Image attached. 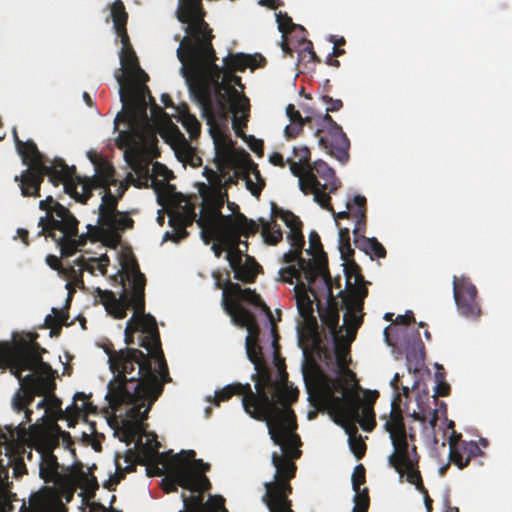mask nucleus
Listing matches in <instances>:
<instances>
[{
  "mask_svg": "<svg viewBox=\"0 0 512 512\" xmlns=\"http://www.w3.org/2000/svg\"><path fill=\"white\" fill-rule=\"evenodd\" d=\"M121 284L119 297L113 291L97 289L99 301L115 319H124L128 309L134 310L126 323L124 341L128 346L134 344V335L139 332V346L147 353L130 347L108 352L114 377L108 383L105 398L114 410L124 404L132 405L127 411L130 419L127 430L133 436L137 431L144 432L143 422L171 378L156 319L145 313L146 278L136 260L133 259L125 275H121Z\"/></svg>",
  "mask_w": 512,
  "mask_h": 512,
  "instance_id": "1",
  "label": "nucleus"
},
{
  "mask_svg": "<svg viewBox=\"0 0 512 512\" xmlns=\"http://www.w3.org/2000/svg\"><path fill=\"white\" fill-rule=\"evenodd\" d=\"M176 17L179 22L186 24L184 30L187 34L177 49V57L182 64L181 73L190 95L208 123L214 121L215 117L227 119L228 103L234 115L248 110V99L232 85L220 81L224 70L216 64L213 34L204 20L202 0H179Z\"/></svg>",
  "mask_w": 512,
  "mask_h": 512,
  "instance_id": "2",
  "label": "nucleus"
},
{
  "mask_svg": "<svg viewBox=\"0 0 512 512\" xmlns=\"http://www.w3.org/2000/svg\"><path fill=\"white\" fill-rule=\"evenodd\" d=\"M113 27L122 43L120 62L125 74L117 76L122 110L115 117V130L119 131L116 145L125 149L126 162L139 175H149L152 159L160 156L157 130L146 115L145 92L148 74L140 67L127 33L128 13L121 0L111 5Z\"/></svg>",
  "mask_w": 512,
  "mask_h": 512,
  "instance_id": "3",
  "label": "nucleus"
},
{
  "mask_svg": "<svg viewBox=\"0 0 512 512\" xmlns=\"http://www.w3.org/2000/svg\"><path fill=\"white\" fill-rule=\"evenodd\" d=\"M256 392L252 391L249 383L245 384L242 398L244 411L258 421H265L270 438L274 444L281 448L280 456L290 460L298 459L301 445L297 428L296 415L291 409L292 402L297 400L298 392L286 388L271 390L255 385Z\"/></svg>",
  "mask_w": 512,
  "mask_h": 512,
  "instance_id": "4",
  "label": "nucleus"
},
{
  "mask_svg": "<svg viewBox=\"0 0 512 512\" xmlns=\"http://www.w3.org/2000/svg\"><path fill=\"white\" fill-rule=\"evenodd\" d=\"M223 199H216L212 203L206 204L202 210L200 218L198 219V225L203 229V238L207 244L210 239L215 240L211 249L216 257H220L224 250L232 251V245L225 243L223 233V225L226 223V219H234L237 230V239L240 240L241 236L246 238L255 235L258 232L257 222L248 219L243 213H237L235 215H223L221 208L223 206Z\"/></svg>",
  "mask_w": 512,
  "mask_h": 512,
  "instance_id": "5",
  "label": "nucleus"
},
{
  "mask_svg": "<svg viewBox=\"0 0 512 512\" xmlns=\"http://www.w3.org/2000/svg\"><path fill=\"white\" fill-rule=\"evenodd\" d=\"M358 389L356 375L348 369L343 376L331 380L319 392L318 399L333 419H356L361 406Z\"/></svg>",
  "mask_w": 512,
  "mask_h": 512,
  "instance_id": "6",
  "label": "nucleus"
},
{
  "mask_svg": "<svg viewBox=\"0 0 512 512\" xmlns=\"http://www.w3.org/2000/svg\"><path fill=\"white\" fill-rule=\"evenodd\" d=\"M321 99L327 105L326 113L317 118V124L320 127L315 131V136L318 137L320 147L341 164H346L350 158V141L342 127L329 114L339 111L343 107V102L329 95H323Z\"/></svg>",
  "mask_w": 512,
  "mask_h": 512,
  "instance_id": "7",
  "label": "nucleus"
},
{
  "mask_svg": "<svg viewBox=\"0 0 512 512\" xmlns=\"http://www.w3.org/2000/svg\"><path fill=\"white\" fill-rule=\"evenodd\" d=\"M272 463L276 469L274 481L264 484L266 492L262 501L269 512H294L288 495L292 492L289 482L295 477L297 467L292 460L280 456L278 452L272 453Z\"/></svg>",
  "mask_w": 512,
  "mask_h": 512,
  "instance_id": "8",
  "label": "nucleus"
},
{
  "mask_svg": "<svg viewBox=\"0 0 512 512\" xmlns=\"http://www.w3.org/2000/svg\"><path fill=\"white\" fill-rule=\"evenodd\" d=\"M385 430L389 433L394 452L389 456L388 462L399 474L400 479H403V466H410L412 461L419 462V455L415 445L409 450L408 437L414 440V434H407L404 418L400 409L395 405L390 411L388 418L384 424Z\"/></svg>",
  "mask_w": 512,
  "mask_h": 512,
  "instance_id": "9",
  "label": "nucleus"
},
{
  "mask_svg": "<svg viewBox=\"0 0 512 512\" xmlns=\"http://www.w3.org/2000/svg\"><path fill=\"white\" fill-rule=\"evenodd\" d=\"M68 171L65 161L56 158L50 166H29L16 175L14 181L18 183L23 197H40L41 184L46 176L54 186H58L69 176Z\"/></svg>",
  "mask_w": 512,
  "mask_h": 512,
  "instance_id": "10",
  "label": "nucleus"
},
{
  "mask_svg": "<svg viewBox=\"0 0 512 512\" xmlns=\"http://www.w3.org/2000/svg\"><path fill=\"white\" fill-rule=\"evenodd\" d=\"M233 222H235L234 219L229 218L223 225L222 237H224L225 243L232 245V251L227 253L226 259L234 272V279L244 283H253L262 267L254 257L243 255L239 248L240 240L237 239L236 224Z\"/></svg>",
  "mask_w": 512,
  "mask_h": 512,
  "instance_id": "11",
  "label": "nucleus"
},
{
  "mask_svg": "<svg viewBox=\"0 0 512 512\" xmlns=\"http://www.w3.org/2000/svg\"><path fill=\"white\" fill-rule=\"evenodd\" d=\"M170 478L162 481V488L166 493L176 492L177 486L190 491H209L212 487L205 475L197 474L187 463L182 461V454H175L171 459Z\"/></svg>",
  "mask_w": 512,
  "mask_h": 512,
  "instance_id": "12",
  "label": "nucleus"
},
{
  "mask_svg": "<svg viewBox=\"0 0 512 512\" xmlns=\"http://www.w3.org/2000/svg\"><path fill=\"white\" fill-rule=\"evenodd\" d=\"M276 218L284 221L285 225L289 228L287 240L299 239V230L302 229L303 224L298 216L289 210H284L278 207L274 202L271 203V220L267 221L264 218L258 219V227L261 226V234L264 242L268 245L278 244L282 238V230L276 223Z\"/></svg>",
  "mask_w": 512,
  "mask_h": 512,
  "instance_id": "13",
  "label": "nucleus"
},
{
  "mask_svg": "<svg viewBox=\"0 0 512 512\" xmlns=\"http://www.w3.org/2000/svg\"><path fill=\"white\" fill-rule=\"evenodd\" d=\"M293 154L297 160L288 158L287 161L291 173L299 178L300 190L306 195L313 194L314 201L319 205H324L329 198L317 192L319 180L315 179L311 172L310 166L312 162L310 149L307 146L294 147Z\"/></svg>",
  "mask_w": 512,
  "mask_h": 512,
  "instance_id": "14",
  "label": "nucleus"
},
{
  "mask_svg": "<svg viewBox=\"0 0 512 512\" xmlns=\"http://www.w3.org/2000/svg\"><path fill=\"white\" fill-rule=\"evenodd\" d=\"M39 208L46 211V215L41 217L38 222V226L41 227L38 236L51 237V234L64 227L69 231L75 229V216L68 208L55 202L52 196H47L44 200H41Z\"/></svg>",
  "mask_w": 512,
  "mask_h": 512,
  "instance_id": "15",
  "label": "nucleus"
},
{
  "mask_svg": "<svg viewBox=\"0 0 512 512\" xmlns=\"http://www.w3.org/2000/svg\"><path fill=\"white\" fill-rule=\"evenodd\" d=\"M40 351H44L37 343L14 351L10 358V373L20 377L24 371H32L35 376L54 377L51 366L44 362Z\"/></svg>",
  "mask_w": 512,
  "mask_h": 512,
  "instance_id": "16",
  "label": "nucleus"
},
{
  "mask_svg": "<svg viewBox=\"0 0 512 512\" xmlns=\"http://www.w3.org/2000/svg\"><path fill=\"white\" fill-rule=\"evenodd\" d=\"M224 299L228 304H241L245 302L252 305L255 308H260L268 317L271 323V333L273 335V347L276 350L278 348L279 335L277 333V327L274 322V318L270 308L263 302L260 295L255 290L250 288L242 289L238 283L231 282L229 279L225 283V288L222 292V306L224 307Z\"/></svg>",
  "mask_w": 512,
  "mask_h": 512,
  "instance_id": "17",
  "label": "nucleus"
},
{
  "mask_svg": "<svg viewBox=\"0 0 512 512\" xmlns=\"http://www.w3.org/2000/svg\"><path fill=\"white\" fill-rule=\"evenodd\" d=\"M477 288L469 277H453V295L459 313L466 318H478L481 308L477 301Z\"/></svg>",
  "mask_w": 512,
  "mask_h": 512,
  "instance_id": "18",
  "label": "nucleus"
},
{
  "mask_svg": "<svg viewBox=\"0 0 512 512\" xmlns=\"http://www.w3.org/2000/svg\"><path fill=\"white\" fill-rule=\"evenodd\" d=\"M384 336L389 346H401L406 353L407 369L411 373H418L424 367L425 346L419 331H411L410 337L404 339H393L389 336V328H385Z\"/></svg>",
  "mask_w": 512,
  "mask_h": 512,
  "instance_id": "19",
  "label": "nucleus"
},
{
  "mask_svg": "<svg viewBox=\"0 0 512 512\" xmlns=\"http://www.w3.org/2000/svg\"><path fill=\"white\" fill-rule=\"evenodd\" d=\"M88 233L78 236V220L75 218V229L69 231L68 229H58L57 232L51 234V239L56 242L60 248L61 257H70L75 252L87 243L89 235L99 232V227L94 225H87Z\"/></svg>",
  "mask_w": 512,
  "mask_h": 512,
  "instance_id": "20",
  "label": "nucleus"
},
{
  "mask_svg": "<svg viewBox=\"0 0 512 512\" xmlns=\"http://www.w3.org/2000/svg\"><path fill=\"white\" fill-rule=\"evenodd\" d=\"M293 250H289L283 255V262L291 264L297 262V266L302 269L303 279L311 286L317 278H319V266L312 260H305L301 254L305 244L304 235L302 229L299 230V240H288Z\"/></svg>",
  "mask_w": 512,
  "mask_h": 512,
  "instance_id": "21",
  "label": "nucleus"
},
{
  "mask_svg": "<svg viewBox=\"0 0 512 512\" xmlns=\"http://www.w3.org/2000/svg\"><path fill=\"white\" fill-rule=\"evenodd\" d=\"M320 288L326 290L328 293V301L326 308L318 307L320 319L325 325L334 341L335 351L337 352V339L341 337L343 327H339V309L338 304L333 296L332 292V278L327 280V283H323V280H319Z\"/></svg>",
  "mask_w": 512,
  "mask_h": 512,
  "instance_id": "22",
  "label": "nucleus"
},
{
  "mask_svg": "<svg viewBox=\"0 0 512 512\" xmlns=\"http://www.w3.org/2000/svg\"><path fill=\"white\" fill-rule=\"evenodd\" d=\"M224 299V311L231 317L234 325L247 329L245 342L259 341L260 327L253 312L243 304H228Z\"/></svg>",
  "mask_w": 512,
  "mask_h": 512,
  "instance_id": "23",
  "label": "nucleus"
},
{
  "mask_svg": "<svg viewBox=\"0 0 512 512\" xmlns=\"http://www.w3.org/2000/svg\"><path fill=\"white\" fill-rule=\"evenodd\" d=\"M310 168L315 179L318 180L319 177L324 181V183L319 181L317 192L329 198L324 205L320 206L326 210H332L331 197L329 194L335 192L340 186V182L336 178L334 169H332L323 160L313 162Z\"/></svg>",
  "mask_w": 512,
  "mask_h": 512,
  "instance_id": "24",
  "label": "nucleus"
},
{
  "mask_svg": "<svg viewBox=\"0 0 512 512\" xmlns=\"http://www.w3.org/2000/svg\"><path fill=\"white\" fill-rule=\"evenodd\" d=\"M346 312L344 314L343 328L346 330V334L341 333V337L337 339V355L346 354L351 343L355 340L358 329L363 323L364 313L356 308H352L350 305H344Z\"/></svg>",
  "mask_w": 512,
  "mask_h": 512,
  "instance_id": "25",
  "label": "nucleus"
},
{
  "mask_svg": "<svg viewBox=\"0 0 512 512\" xmlns=\"http://www.w3.org/2000/svg\"><path fill=\"white\" fill-rule=\"evenodd\" d=\"M359 217L360 220L353 228L355 246L371 258L373 256L377 258H385L387 252L384 246L376 238H368L365 236L367 216L364 215L363 212H360Z\"/></svg>",
  "mask_w": 512,
  "mask_h": 512,
  "instance_id": "26",
  "label": "nucleus"
},
{
  "mask_svg": "<svg viewBox=\"0 0 512 512\" xmlns=\"http://www.w3.org/2000/svg\"><path fill=\"white\" fill-rule=\"evenodd\" d=\"M88 156L95 167V175L87 184L83 185V190H91L93 188L108 189L110 186L116 185L113 165L97 155H92L91 152L88 153Z\"/></svg>",
  "mask_w": 512,
  "mask_h": 512,
  "instance_id": "27",
  "label": "nucleus"
},
{
  "mask_svg": "<svg viewBox=\"0 0 512 512\" xmlns=\"http://www.w3.org/2000/svg\"><path fill=\"white\" fill-rule=\"evenodd\" d=\"M137 451L133 452L132 450L128 451V455L126 456V462H129L132 457L135 458V461L141 465L152 464L156 461H163L164 454L159 453L160 443L157 441L156 434H152L151 438H148L146 443H142V433L139 435V438L136 442Z\"/></svg>",
  "mask_w": 512,
  "mask_h": 512,
  "instance_id": "28",
  "label": "nucleus"
},
{
  "mask_svg": "<svg viewBox=\"0 0 512 512\" xmlns=\"http://www.w3.org/2000/svg\"><path fill=\"white\" fill-rule=\"evenodd\" d=\"M317 280L310 286L308 282H299L295 286L296 292V303L300 316L306 322H316L315 317L313 315V301L310 299L308 295V291L313 295L314 298L318 297V292L316 286Z\"/></svg>",
  "mask_w": 512,
  "mask_h": 512,
  "instance_id": "29",
  "label": "nucleus"
},
{
  "mask_svg": "<svg viewBox=\"0 0 512 512\" xmlns=\"http://www.w3.org/2000/svg\"><path fill=\"white\" fill-rule=\"evenodd\" d=\"M482 450L475 441H463V443H451L449 449V460L459 469L467 467L472 458L481 456Z\"/></svg>",
  "mask_w": 512,
  "mask_h": 512,
  "instance_id": "30",
  "label": "nucleus"
},
{
  "mask_svg": "<svg viewBox=\"0 0 512 512\" xmlns=\"http://www.w3.org/2000/svg\"><path fill=\"white\" fill-rule=\"evenodd\" d=\"M13 138L16 150L21 157L22 163L27 166H48L45 156L39 151L32 140L22 141L16 129H13Z\"/></svg>",
  "mask_w": 512,
  "mask_h": 512,
  "instance_id": "31",
  "label": "nucleus"
},
{
  "mask_svg": "<svg viewBox=\"0 0 512 512\" xmlns=\"http://www.w3.org/2000/svg\"><path fill=\"white\" fill-rule=\"evenodd\" d=\"M16 378L19 381L20 388L12 398V407L18 413L24 412L25 423H30L33 412L28 407L34 401L35 396H38V393L24 381L23 375Z\"/></svg>",
  "mask_w": 512,
  "mask_h": 512,
  "instance_id": "32",
  "label": "nucleus"
},
{
  "mask_svg": "<svg viewBox=\"0 0 512 512\" xmlns=\"http://www.w3.org/2000/svg\"><path fill=\"white\" fill-rule=\"evenodd\" d=\"M309 244L310 248L307 252L313 255L314 259L312 261L320 267L319 280H323V283H327V280L331 278L328 270V259L326 253L323 250L320 236L317 232L312 231L309 234Z\"/></svg>",
  "mask_w": 512,
  "mask_h": 512,
  "instance_id": "33",
  "label": "nucleus"
},
{
  "mask_svg": "<svg viewBox=\"0 0 512 512\" xmlns=\"http://www.w3.org/2000/svg\"><path fill=\"white\" fill-rule=\"evenodd\" d=\"M356 419H334V422L341 425L348 435V443L351 452L359 460L364 457L366 452V444L363 441L360 434H358V428L356 426Z\"/></svg>",
  "mask_w": 512,
  "mask_h": 512,
  "instance_id": "34",
  "label": "nucleus"
},
{
  "mask_svg": "<svg viewBox=\"0 0 512 512\" xmlns=\"http://www.w3.org/2000/svg\"><path fill=\"white\" fill-rule=\"evenodd\" d=\"M216 158L218 159L217 167L222 177L225 178L227 176L225 180L226 186L237 184L240 177L244 178V171L236 170L232 175L229 174V171L234 168L236 162L231 151L217 149Z\"/></svg>",
  "mask_w": 512,
  "mask_h": 512,
  "instance_id": "35",
  "label": "nucleus"
},
{
  "mask_svg": "<svg viewBox=\"0 0 512 512\" xmlns=\"http://www.w3.org/2000/svg\"><path fill=\"white\" fill-rule=\"evenodd\" d=\"M33 444L41 454L53 453L59 445V434L56 433L55 425L51 429H42L34 434Z\"/></svg>",
  "mask_w": 512,
  "mask_h": 512,
  "instance_id": "36",
  "label": "nucleus"
},
{
  "mask_svg": "<svg viewBox=\"0 0 512 512\" xmlns=\"http://www.w3.org/2000/svg\"><path fill=\"white\" fill-rule=\"evenodd\" d=\"M333 213V216L335 218V221H338L339 219H349L352 218L355 222V225H357L358 221L360 220L359 213L363 212L364 215L367 216V200L362 195H356L352 199V201H348L346 204V210L335 213V211L332 209L330 210ZM338 224V222H336Z\"/></svg>",
  "mask_w": 512,
  "mask_h": 512,
  "instance_id": "37",
  "label": "nucleus"
},
{
  "mask_svg": "<svg viewBox=\"0 0 512 512\" xmlns=\"http://www.w3.org/2000/svg\"><path fill=\"white\" fill-rule=\"evenodd\" d=\"M46 263L51 269L58 271L60 274L64 275L69 280H71V282H74L75 284H83L81 274V271L84 268L83 258L79 259L77 262L78 266H80L79 271H77L73 266L64 268L62 266L60 259L57 256L51 254L46 257Z\"/></svg>",
  "mask_w": 512,
  "mask_h": 512,
  "instance_id": "38",
  "label": "nucleus"
},
{
  "mask_svg": "<svg viewBox=\"0 0 512 512\" xmlns=\"http://www.w3.org/2000/svg\"><path fill=\"white\" fill-rule=\"evenodd\" d=\"M246 188L255 197H259L265 187V180L262 178L260 170L256 163L249 159L247 167L244 170Z\"/></svg>",
  "mask_w": 512,
  "mask_h": 512,
  "instance_id": "39",
  "label": "nucleus"
},
{
  "mask_svg": "<svg viewBox=\"0 0 512 512\" xmlns=\"http://www.w3.org/2000/svg\"><path fill=\"white\" fill-rule=\"evenodd\" d=\"M118 198L111 193L110 188L105 189V193L102 197V203L99 206V218L98 223L111 224L112 218L119 211L117 210Z\"/></svg>",
  "mask_w": 512,
  "mask_h": 512,
  "instance_id": "40",
  "label": "nucleus"
},
{
  "mask_svg": "<svg viewBox=\"0 0 512 512\" xmlns=\"http://www.w3.org/2000/svg\"><path fill=\"white\" fill-rule=\"evenodd\" d=\"M354 285L355 287L350 289L349 293L340 291L339 296L342 297L343 305H350L352 308H356L361 312L364 306V299L368 295V289L364 282Z\"/></svg>",
  "mask_w": 512,
  "mask_h": 512,
  "instance_id": "41",
  "label": "nucleus"
},
{
  "mask_svg": "<svg viewBox=\"0 0 512 512\" xmlns=\"http://www.w3.org/2000/svg\"><path fill=\"white\" fill-rule=\"evenodd\" d=\"M23 378L30 387L36 390L38 396L54 394L53 392L56 388L54 377L35 376V374L30 373L26 376H23Z\"/></svg>",
  "mask_w": 512,
  "mask_h": 512,
  "instance_id": "42",
  "label": "nucleus"
},
{
  "mask_svg": "<svg viewBox=\"0 0 512 512\" xmlns=\"http://www.w3.org/2000/svg\"><path fill=\"white\" fill-rule=\"evenodd\" d=\"M68 174L67 178L61 180L60 183L64 184V190L67 194L73 197L75 200L85 203L87 199L90 197V190L88 189V193L84 195H80L77 191L78 184L81 182L80 178L76 175V168L74 166H68ZM87 191V189L85 190Z\"/></svg>",
  "mask_w": 512,
  "mask_h": 512,
  "instance_id": "43",
  "label": "nucleus"
},
{
  "mask_svg": "<svg viewBox=\"0 0 512 512\" xmlns=\"http://www.w3.org/2000/svg\"><path fill=\"white\" fill-rule=\"evenodd\" d=\"M59 464L53 453L41 454L40 476L46 482L53 481L59 475Z\"/></svg>",
  "mask_w": 512,
  "mask_h": 512,
  "instance_id": "44",
  "label": "nucleus"
},
{
  "mask_svg": "<svg viewBox=\"0 0 512 512\" xmlns=\"http://www.w3.org/2000/svg\"><path fill=\"white\" fill-rule=\"evenodd\" d=\"M191 223V216L178 211L171 212L169 214V225L177 231L178 235L177 238H175L174 235H171L173 240L177 241L179 238H184L187 235L185 227L190 225ZM165 237H170V233L166 232Z\"/></svg>",
  "mask_w": 512,
  "mask_h": 512,
  "instance_id": "45",
  "label": "nucleus"
},
{
  "mask_svg": "<svg viewBox=\"0 0 512 512\" xmlns=\"http://www.w3.org/2000/svg\"><path fill=\"white\" fill-rule=\"evenodd\" d=\"M253 59L254 57H249L247 54L237 53L226 57L224 64L227 70L243 72L246 68L255 69V64L251 61Z\"/></svg>",
  "mask_w": 512,
  "mask_h": 512,
  "instance_id": "46",
  "label": "nucleus"
},
{
  "mask_svg": "<svg viewBox=\"0 0 512 512\" xmlns=\"http://www.w3.org/2000/svg\"><path fill=\"white\" fill-rule=\"evenodd\" d=\"M256 373L252 376L255 385H260V388L277 390L280 389L277 383L273 380L271 371L266 362L261 363L259 366H254Z\"/></svg>",
  "mask_w": 512,
  "mask_h": 512,
  "instance_id": "47",
  "label": "nucleus"
},
{
  "mask_svg": "<svg viewBox=\"0 0 512 512\" xmlns=\"http://www.w3.org/2000/svg\"><path fill=\"white\" fill-rule=\"evenodd\" d=\"M411 322H415V318L412 311H407L404 315H398L394 321L395 325H400L401 328H389V334L394 332L396 334V339H404L410 337L411 331H418L415 328H410L408 325Z\"/></svg>",
  "mask_w": 512,
  "mask_h": 512,
  "instance_id": "48",
  "label": "nucleus"
},
{
  "mask_svg": "<svg viewBox=\"0 0 512 512\" xmlns=\"http://www.w3.org/2000/svg\"><path fill=\"white\" fill-rule=\"evenodd\" d=\"M245 392V384L234 383L225 386L215 393L214 405L219 406L221 402L229 400L233 395H243Z\"/></svg>",
  "mask_w": 512,
  "mask_h": 512,
  "instance_id": "49",
  "label": "nucleus"
},
{
  "mask_svg": "<svg viewBox=\"0 0 512 512\" xmlns=\"http://www.w3.org/2000/svg\"><path fill=\"white\" fill-rule=\"evenodd\" d=\"M107 227L111 232L124 231L133 228L134 220L126 213L118 212L113 216L111 224H101Z\"/></svg>",
  "mask_w": 512,
  "mask_h": 512,
  "instance_id": "50",
  "label": "nucleus"
},
{
  "mask_svg": "<svg viewBox=\"0 0 512 512\" xmlns=\"http://www.w3.org/2000/svg\"><path fill=\"white\" fill-rule=\"evenodd\" d=\"M418 463L419 462H413L410 466H403V477L406 475V481L410 484L415 485L416 489L419 492H424L423 490L426 489L423 481L421 473L418 469Z\"/></svg>",
  "mask_w": 512,
  "mask_h": 512,
  "instance_id": "51",
  "label": "nucleus"
},
{
  "mask_svg": "<svg viewBox=\"0 0 512 512\" xmlns=\"http://www.w3.org/2000/svg\"><path fill=\"white\" fill-rule=\"evenodd\" d=\"M179 454H182V461L190 465L195 473L205 475L204 473L209 471L210 464L204 463L201 459H194V450L181 451Z\"/></svg>",
  "mask_w": 512,
  "mask_h": 512,
  "instance_id": "52",
  "label": "nucleus"
},
{
  "mask_svg": "<svg viewBox=\"0 0 512 512\" xmlns=\"http://www.w3.org/2000/svg\"><path fill=\"white\" fill-rule=\"evenodd\" d=\"M345 261L344 272L346 275V283L347 286L351 285V280L354 279V284H359L360 282H364V277L361 273V268L355 262L353 257H350Z\"/></svg>",
  "mask_w": 512,
  "mask_h": 512,
  "instance_id": "53",
  "label": "nucleus"
},
{
  "mask_svg": "<svg viewBox=\"0 0 512 512\" xmlns=\"http://www.w3.org/2000/svg\"><path fill=\"white\" fill-rule=\"evenodd\" d=\"M339 250L341 258L347 260L350 257H354V249L350 244V229L339 227Z\"/></svg>",
  "mask_w": 512,
  "mask_h": 512,
  "instance_id": "54",
  "label": "nucleus"
},
{
  "mask_svg": "<svg viewBox=\"0 0 512 512\" xmlns=\"http://www.w3.org/2000/svg\"><path fill=\"white\" fill-rule=\"evenodd\" d=\"M245 348L247 357L254 366H259L261 363L265 362L259 341L245 342Z\"/></svg>",
  "mask_w": 512,
  "mask_h": 512,
  "instance_id": "55",
  "label": "nucleus"
},
{
  "mask_svg": "<svg viewBox=\"0 0 512 512\" xmlns=\"http://www.w3.org/2000/svg\"><path fill=\"white\" fill-rule=\"evenodd\" d=\"M361 427L366 431H371L376 426L375 414L372 406L365 405L359 414L358 421Z\"/></svg>",
  "mask_w": 512,
  "mask_h": 512,
  "instance_id": "56",
  "label": "nucleus"
},
{
  "mask_svg": "<svg viewBox=\"0 0 512 512\" xmlns=\"http://www.w3.org/2000/svg\"><path fill=\"white\" fill-rule=\"evenodd\" d=\"M172 172L164 165L159 162L152 164V179L153 186L164 185V181H167Z\"/></svg>",
  "mask_w": 512,
  "mask_h": 512,
  "instance_id": "57",
  "label": "nucleus"
},
{
  "mask_svg": "<svg viewBox=\"0 0 512 512\" xmlns=\"http://www.w3.org/2000/svg\"><path fill=\"white\" fill-rule=\"evenodd\" d=\"M280 280L285 283L292 284L293 279H297V283L302 282L300 280L301 277H303L302 269H300L299 266L296 265H289L287 267L281 268L279 270Z\"/></svg>",
  "mask_w": 512,
  "mask_h": 512,
  "instance_id": "58",
  "label": "nucleus"
},
{
  "mask_svg": "<svg viewBox=\"0 0 512 512\" xmlns=\"http://www.w3.org/2000/svg\"><path fill=\"white\" fill-rule=\"evenodd\" d=\"M197 495H192L190 497L186 496V494L182 493L181 498L183 501L184 508L192 510L194 512H199V509L203 507L204 503V492L196 491Z\"/></svg>",
  "mask_w": 512,
  "mask_h": 512,
  "instance_id": "59",
  "label": "nucleus"
},
{
  "mask_svg": "<svg viewBox=\"0 0 512 512\" xmlns=\"http://www.w3.org/2000/svg\"><path fill=\"white\" fill-rule=\"evenodd\" d=\"M354 502L353 512H368L370 505L368 489L364 488L363 490L355 491Z\"/></svg>",
  "mask_w": 512,
  "mask_h": 512,
  "instance_id": "60",
  "label": "nucleus"
},
{
  "mask_svg": "<svg viewBox=\"0 0 512 512\" xmlns=\"http://www.w3.org/2000/svg\"><path fill=\"white\" fill-rule=\"evenodd\" d=\"M53 315H47L45 318V325L49 328L52 327L53 324L59 325H68L67 320L69 318L68 313L64 310H58L57 308H52Z\"/></svg>",
  "mask_w": 512,
  "mask_h": 512,
  "instance_id": "61",
  "label": "nucleus"
},
{
  "mask_svg": "<svg viewBox=\"0 0 512 512\" xmlns=\"http://www.w3.org/2000/svg\"><path fill=\"white\" fill-rule=\"evenodd\" d=\"M286 115L290 120V123H313V116L306 115L302 116L301 113L296 110L293 104H288L286 107Z\"/></svg>",
  "mask_w": 512,
  "mask_h": 512,
  "instance_id": "62",
  "label": "nucleus"
},
{
  "mask_svg": "<svg viewBox=\"0 0 512 512\" xmlns=\"http://www.w3.org/2000/svg\"><path fill=\"white\" fill-rule=\"evenodd\" d=\"M276 21L278 24V29L280 32H282L283 37L285 36V34L290 32V30L296 27V25L292 22V18L288 16L286 13H277Z\"/></svg>",
  "mask_w": 512,
  "mask_h": 512,
  "instance_id": "63",
  "label": "nucleus"
},
{
  "mask_svg": "<svg viewBox=\"0 0 512 512\" xmlns=\"http://www.w3.org/2000/svg\"><path fill=\"white\" fill-rule=\"evenodd\" d=\"M366 470L362 464L357 465L354 468L353 474H352V487L354 491H360V486L365 483L366 476H365Z\"/></svg>",
  "mask_w": 512,
  "mask_h": 512,
  "instance_id": "64",
  "label": "nucleus"
}]
</instances>
